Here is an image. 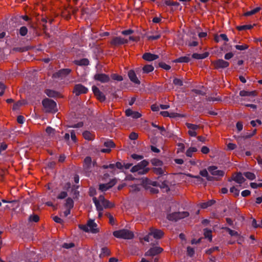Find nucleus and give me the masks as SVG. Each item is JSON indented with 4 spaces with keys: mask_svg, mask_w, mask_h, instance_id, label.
Returning a JSON list of instances; mask_svg holds the SVG:
<instances>
[{
    "mask_svg": "<svg viewBox=\"0 0 262 262\" xmlns=\"http://www.w3.org/2000/svg\"><path fill=\"white\" fill-rule=\"evenodd\" d=\"M148 165V162L146 160H143L137 165L133 166L130 171L132 172H138L140 174H144L146 173L149 169L146 168V166Z\"/></svg>",
    "mask_w": 262,
    "mask_h": 262,
    "instance_id": "f257e3e1",
    "label": "nucleus"
},
{
    "mask_svg": "<svg viewBox=\"0 0 262 262\" xmlns=\"http://www.w3.org/2000/svg\"><path fill=\"white\" fill-rule=\"evenodd\" d=\"M113 235L116 238L130 239L134 237V233L127 229H121L113 232Z\"/></svg>",
    "mask_w": 262,
    "mask_h": 262,
    "instance_id": "f03ea898",
    "label": "nucleus"
},
{
    "mask_svg": "<svg viewBox=\"0 0 262 262\" xmlns=\"http://www.w3.org/2000/svg\"><path fill=\"white\" fill-rule=\"evenodd\" d=\"M42 103L46 112H56V104L53 100L47 98L42 101Z\"/></svg>",
    "mask_w": 262,
    "mask_h": 262,
    "instance_id": "7ed1b4c3",
    "label": "nucleus"
},
{
    "mask_svg": "<svg viewBox=\"0 0 262 262\" xmlns=\"http://www.w3.org/2000/svg\"><path fill=\"white\" fill-rule=\"evenodd\" d=\"M79 228L83 231L93 233H97L99 231L97 225L92 220L89 221L86 225H79Z\"/></svg>",
    "mask_w": 262,
    "mask_h": 262,
    "instance_id": "20e7f679",
    "label": "nucleus"
},
{
    "mask_svg": "<svg viewBox=\"0 0 262 262\" xmlns=\"http://www.w3.org/2000/svg\"><path fill=\"white\" fill-rule=\"evenodd\" d=\"M188 215L189 213L186 211H183L181 212H173L172 213L168 214L167 216V218L169 221L176 222L178 220L183 219L185 217L188 216Z\"/></svg>",
    "mask_w": 262,
    "mask_h": 262,
    "instance_id": "39448f33",
    "label": "nucleus"
},
{
    "mask_svg": "<svg viewBox=\"0 0 262 262\" xmlns=\"http://www.w3.org/2000/svg\"><path fill=\"white\" fill-rule=\"evenodd\" d=\"M208 171L213 176L216 177V180H218L220 177H222L224 175V171L218 170L217 167L211 166L208 168Z\"/></svg>",
    "mask_w": 262,
    "mask_h": 262,
    "instance_id": "423d86ee",
    "label": "nucleus"
},
{
    "mask_svg": "<svg viewBox=\"0 0 262 262\" xmlns=\"http://www.w3.org/2000/svg\"><path fill=\"white\" fill-rule=\"evenodd\" d=\"M212 64L215 69H219L227 68L229 66V63L223 59H218L212 61Z\"/></svg>",
    "mask_w": 262,
    "mask_h": 262,
    "instance_id": "0eeeda50",
    "label": "nucleus"
},
{
    "mask_svg": "<svg viewBox=\"0 0 262 262\" xmlns=\"http://www.w3.org/2000/svg\"><path fill=\"white\" fill-rule=\"evenodd\" d=\"M163 251V249L160 247L156 246L150 248L145 253L146 256H154L161 253Z\"/></svg>",
    "mask_w": 262,
    "mask_h": 262,
    "instance_id": "6e6552de",
    "label": "nucleus"
},
{
    "mask_svg": "<svg viewBox=\"0 0 262 262\" xmlns=\"http://www.w3.org/2000/svg\"><path fill=\"white\" fill-rule=\"evenodd\" d=\"M231 180L235 181L236 183L238 184L239 186H241V185L246 180L242 173L238 172L233 174L231 180H229V181H231Z\"/></svg>",
    "mask_w": 262,
    "mask_h": 262,
    "instance_id": "1a4fd4ad",
    "label": "nucleus"
},
{
    "mask_svg": "<svg viewBox=\"0 0 262 262\" xmlns=\"http://www.w3.org/2000/svg\"><path fill=\"white\" fill-rule=\"evenodd\" d=\"M186 126L189 129L188 131V134L191 137H195L197 135L196 130L199 128V126L197 125L187 123Z\"/></svg>",
    "mask_w": 262,
    "mask_h": 262,
    "instance_id": "9d476101",
    "label": "nucleus"
},
{
    "mask_svg": "<svg viewBox=\"0 0 262 262\" xmlns=\"http://www.w3.org/2000/svg\"><path fill=\"white\" fill-rule=\"evenodd\" d=\"M88 91V90L86 88L81 84H78L75 85L73 93H75L76 95L78 96L81 94L86 93Z\"/></svg>",
    "mask_w": 262,
    "mask_h": 262,
    "instance_id": "9b49d317",
    "label": "nucleus"
},
{
    "mask_svg": "<svg viewBox=\"0 0 262 262\" xmlns=\"http://www.w3.org/2000/svg\"><path fill=\"white\" fill-rule=\"evenodd\" d=\"M94 78L95 80L99 81L102 83L107 82L110 80L108 75L103 73H97L94 75Z\"/></svg>",
    "mask_w": 262,
    "mask_h": 262,
    "instance_id": "f8f14e48",
    "label": "nucleus"
},
{
    "mask_svg": "<svg viewBox=\"0 0 262 262\" xmlns=\"http://www.w3.org/2000/svg\"><path fill=\"white\" fill-rule=\"evenodd\" d=\"M149 235H151L156 239H160L163 237L164 233L161 230L150 228L149 230Z\"/></svg>",
    "mask_w": 262,
    "mask_h": 262,
    "instance_id": "ddd939ff",
    "label": "nucleus"
},
{
    "mask_svg": "<svg viewBox=\"0 0 262 262\" xmlns=\"http://www.w3.org/2000/svg\"><path fill=\"white\" fill-rule=\"evenodd\" d=\"M71 70L69 69H63L58 71L53 74L55 78H63L70 73Z\"/></svg>",
    "mask_w": 262,
    "mask_h": 262,
    "instance_id": "4468645a",
    "label": "nucleus"
},
{
    "mask_svg": "<svg viewBox=\"0 0 262 262\" xmlns=\"http://www.w3.org/2000/svg\"><path fill=\"white\" fill-rule=\"evenodd\" d=\"M127 42L128 40L127 39L123 38L120 37H116L113 38L111 41V43L113 46H117L126 43Z\"/></svg>",
    "mask_w": 262,
    "mask_h": 262,
    "instance_id": "2eb2a0df",
    "label": "nucleus"
},
{
    "mask_svg": "<svg viewBox=\"0 0 262 262\" xmlns=\"http://www.w3.org/2000/svg\"><path fill=\"white\" fill-rule=\"evenodd\" d=\"M93 92L95 95V96L97 97V98L100 101H103L105 99V97L104 94L100 91L99 89L95 86H93L92 88Z\"/></svg>",
    "mask_w": 262,
    "mask_h": 262,
    "instance_id": "dca6fc26",
    "label": "nucleus"
},
{
    "mask_svg": "<svg viewBox=\"0 0 262 262\" xmlns=\"http://www.w3.org/2000/svg\"><path fill=\"white\" fill-rule=\"evenodd\" d=\"M117 181L116 179H113L109 183L106 184H102L99 185V189L102 191H106L109 188L114 186Z\"/></svg>",
    "mask_w": 262,
    "mask_h": 262,
    "instance_id": "f3484780",
    "label": "nucleus"
},
{
    "mask_svg": "<svg viewBox=\"0 0 262 262\" xmlns=\"http://www.w3.org/2000/svg\"><path fill=\"white\" fill-rule=\"evenodd\" d=\"M104 200L105 198L103 195H100L98 199H97L96 198H94L93 199V202L95 203L98 211L103 210V207L100 205V202H102Z\"/></svg>",
    "mask_w": 262,
    "mask_h": 262,
    "instance_id": "a211bd4d",
    "label": "nucleus"
},
{
    "mask_svg": "<svg viewBox=\"0 0 262 262\" xmlns=\"http://www.w3.org/2000/svg\"><path fill=\"white\" fill-rule=\"evenodd\" d=\"M125 114L128 117H132L134 119L140 118L142 115L138 112L133 111L130 109H127L125 111Z\"/></svg>",
    "mask_w": 262,
    "mask_h": 262,
    "instance_id": "6ab92c4d",
    "label": "nucleus"
},
{
    "mask_svg": "<svg viewBox=\"0 0 262 262\" xmlns=\"http://www.w3.org/2000/svg\"><path fill=\"white\" fill-rule=\"evenodd\" d=\"M128 76L130 81L134 83L137 84H139L140 83V80L137 78L136 74L133 70H129L128 72Z\"/></svg>",
    "mask_w": 262,
    "mask_h": 262,
    "instance_id": "aec40b11",
    "label": "nucleus"
},
{
    "mask_svg": "<svg viewBox=\"0 0 262 262\" xmlns=\"http://www.w3.org/2000/svg\"><path fill=\"white\" fill-rule=\"evenodd\" d=\"M143 58L148 61L155 60L159 58L158 55L150 53H145L143 55Z\"/></svg>",
    "mask_w": 262,
    "mask_h": 262,
    "instance_id": "412c9836",
    "label": "nucleus"
},
{
    "mask_svg": "<svg viewBox=\"0 0 262 262\" xmlns=\"http://www.w3.org/2000/svg\"><path fill=\"white\" fill-rule=\"evenodd\" d=\"M160 114L164 117H169L170 118H175V117H183V115H181L179 114L176 113H169L167 111H162L160 112Z\"/></svg>",
    "mask_w": 262,
    "mask_h": 262,
    "instance_id": "4be33fe9",
    "label": "nucleus"
},
{
    "mask_svg": "<svg viewBox=\"0 0 262 262\" xmlns=\"http://www.w3.org/2000/svg\"><path fill=\"white\" fill-rule=\"evenodd\" d=\"M256 95V93L255 91H251V92H248L246 91H241L239 92V95L241 96L244 97V96H255Z\"/></svg>",
    "mask_w": 262,
    "mask_h": 262,
    "instance_id": "5701e85b",
    "label": "nucleus"
},
{
    "mask_svg": "<svg viewBox=\"0 0 262 262\" xmlns=\"http://www.w3.org/2000/svg\"><path fill=\"white\" fill-rule=\"evenodd\" d=\"M74 206V201L71 198H68L66 200V203L64 204V207L66 208H73Z\"/></svg>",
    "mask_w": 262,
    "mask_h": 262,
    "instance_id": "b1692460",
    "label": "nucleus"
},
{
    "mask_svg": "<svg viewBox=\"0 0 262 262\" xmlns=\"http://www.w3.org/2000/svg\"><path fill=\"white\" fill-rule=\"evenodd\" d=\"M200 174L202 177H205L208 181L213 180V178L209 176L208 171L206 169H203L200 172Z\"/></svg>",
    "mask_w": 262,
    "mask_h": 262,
    "instance_id": "393cba45",
    "label": "nucleus"
},
{
    "mask_svg": "<svg viewBox=\"0 0 262 262\" xmlns=\"http://www.w3.org/2000/svg\"><path fill=\"white\" fill-rule=\"evenodd\" d=\"M261 10L260 7H256L254 9L245 12L244 14L245 16H249L256 14Z\"/></svg>",
    "mask_w": 262,
    "mask_h": 262,
    "instance_id": "a878e982",
    "label": "nucleus"
},
{
    "mask_svg": "<svg viewBox=\"0 0 262 262\" xmlns=\"http://www.w3.org/2000/svg\"><path fill=\"white\" fill-rule=\"evenodd\" d=\"M209 54L208 53H204L203 54H198V53H194L192 54V57L193 58L200 59H204L208 56Z\"/></svg>",
    "mask_w": 262,
    "mask_h": 262,
    "instance_id": "bb28decb",
    "label": "nucleus"
},
{
    "mask_svg": "<svg viewBox=\"0 0 262 262\" xmlns=\"http://www.w3.org/2000/svg\"><path fill=\"white\" fill-rule=\"evenodd\" d=\"M84 138L88 140H92L94 139V135L89 131H85L83 133Z\"/></svg>",
    "mask_w": 262,
    "mask_h": 262,
    "instance_id": "cd10ccee",
    "label": "nucleus"
},
{
    "mask_svg": "<svg viewBox=\"0 0 262 262\" xmlns=\"http://www.w3.org/2000/svg\"><path fill=\"white\" fill-rule=\"evenodd\" d=\"M197 151L198 149L196 147H190L186 150V155L188 157H191L193 154Z\"/></svg>",
    "mask_w": 262,
    "mask_h": 262,
    "instance_id": "c85d7f7f",
    "label": "nucleus"
},
{
    "mask_svg": "<svg viewBox=\"0 0 262 262\" xmlns=\"http://www.w3.org/2000/svg\"><path fill=\"white\" fill-rule=\"evenodd\" d=\"M92 164V159L90 157H86L84 160L83 166L85 169H89Z\"/></svg>",
    "mask_w": 262,
    "mask_h": 262,
    "instance_id": "c756f323",
    "label": "nucleus"
},
{
    "mask_svg": "<svg viewBox=\"0 0 262 262\" xmlns=\"http://www.w3.org/2000/svg\"><path fill=\"white\" fill-rule=\"evenodd\" d=\"M100 205H101V206L103 207V209L112 208L114 206V204L106 199H105L102 202H100Z\"/></svg>",
    "mask_w": 262,
    "mask_h": 262,
    "instance_id": "7c9ffc66",
    "label": "nucleus"
},
{
    "mask_svg": "<svg viewBox=\"0 0 262 262\" xmlns=\"http://www.w3.org/2000/svg\"><path fill=\"white\" fill-rule=\"evenodd\" d=\"M46 132L47 134V135L50 137H53L55 134V129L50 126L47 127L46 129Z\"/></svg>",
    "mask_w": 262,
    "mask_h": 262,
    "instance_id": "2f4dec72",
    "label": "nucleus"
},
{
    "mask_svg": "<svg viewBox=\"0 0 262 262\" xmlns=\"http://www.w3.org/2000/svg\"><path fill=\"white\" fill-rule=\"evenodd\" d=\"M154 68L152 66L150 65V64H147V65H145L143 68V71L145 73H148L149 72H152L154 70Z\"/></svg>",
    "mask_w": 262,
    "mask_h": 262,
    "instance_id": "473e14b6",
    "label": "nucleus"
},
{
    "mask_svg": "<svg viewBox=\"0 0 262 262\" xmlns=\"http://www.w3.org/2000/svg\"><path fill=\"white\" fill-rule=\"evenodd\" d=\"M244 176H245L248 179L250 180H253L256 178L254 173L251 172H245L244 173Z\"/></svg>",
    "mask_w": 262,
    "mask_h": 262,
    "instance_id": "72a5a7b5",
    "label": "nucleus"
},
{
    "mask_svg": "<svg viewBox=\"0 0 262 262\" xmlns=\"http://www.w3.org/2000/svg\"><path fill=\"white\" fill-rule=\"evenodd\" d=\"M75 63L79 66H87L89 63V61L87 59H82L80 60H77Z\"/></svg>",
    "mask_w": 262,
    "mask_h": 262,
    "instance_id": "f704fd0d",
    "label": "nucleus"
},
{
    "mask_svg": "<svg viewBox=\"0 0 262 262\" xmlns=\"http://www.w3.org/2000/svg\"><path fill=\"white\" fill-rule=\"evenodd\" d=\"M190 58L188 56H183L177 58L175 61L177 62H188Z\"/></svg>",
    "mask_w": 262,
    "mask_h": 262,
    "instance_id": "c9c22d12",
    "label": "nucleus"
},
{
    "mask_svg": "<svg viewBox=\"0 0 262 262\" xmlns=\"http://www.w3.org/2000/svg\"><path fill=\"white\" fill-rule=\"evenodd\" d=\"M204 235L206 238H208L210 241L212 239V232L207 229H204Z\"/></svg>",
    "mask_w": 262,
    "mask_h": 262,
    "instance_id": "e433bc0d",
    "label": "nucleus"
},
{
    "mask_svg": "<svg viewBox=\"0 0 262 262\" xmlns=\"http://www.w3.org/2000/svg\"><path fill=\"white\" fill-rule=\"evenodd\" d=\"M110 254V250L106 248V247H103L101 249V253L100 254V256L101 257V256H107V255H109Z\"/></svg>",
    "mask_w": 262,
    "mask_h": 262,
    "instance_id": "4c0bfd02",
    "label": "nucleus"
},
{
    "mask_svg": "<svg viewBox=\"0 0 262 262\" xmlns=\"http://www.w3.org/2000/svg\"><path fill=\"white\" fill-rule=\"evenodd\" d=\"M151 125L153 127L158 128L160 130V133L162 135H165V133L166 131L163 126H160L156 124L155 123H152Z\"/></svg>",
    "mask_w": 262,
    "mask_h": 262,
    "instance_id": "58836bf2",
    "label": "nucleus"
},
{
    "mask_svg": "<svg viewBox=\"0 0 262 262\" xmlns=\"http://www.w3.org/2000/svg\"><path fill=\"white\" fill-rule=\"evenodd\" d=\"M46 94L50 97H54L57 96V93L53 90H46Z\"/></svg>",
    "mask_w": 262,
    "mask_h": 262,
    "instance_id": "ea45409f",
    "label": "nucleus"
},
{
    "mask_svg": "<svg viewBox=\"0 0 262 262\" xmlns=\"http://www.w3.org/2000/svg\"><path fill=\"white\" fill-rule=\"evenodd\" d=\"M230 191L231 193H233L235 196H237L239 195V190L235 186H233L230 188Z\"/></svg>",
    "mask_w": 262,
    "mask_h": 262,
    "instance_id": "a19ab883",
    "label": "nucleus"
},
{
    "mask_svg": "<svg viewBox=\"0 0 262 262\" xmlns=\"http://www.w3.org/2000/svg\"><path fill=\"white\" fill-rule=\"evenodd\" d=\"M111 77L113 79L115 80H117V81H121L122 80H123V77L120 76V75H117L116 74H113L111 75Z\"/></svg>",
    "mask_w": 262,
    "mask_h": 262,
    "instance_id": "79ce46f5",
    "label": "nucleus"
},
{
    "mask_svg": "<svg viewBox=\"0 0 262 262\" xmlns=\"http://www.w3.org/2000/svg\"><path fill=\"white\" fill-rule=\"evenodd\" d=\"M28 29L26 27H21L19 29V34L21 36H25L27 34Z\"/></svg>",
    "mask_w": 262,
    "mask_h": 262,
    "instance_id": "37998d69",
    "label": "nucleus"
},
{
    "mask_svg": "<svg viewBox=\"0 0 262 262\" xmlns=\"http://www.w3.org/2000/svg\"><path fill=\"white\" fill-rule=\"evenodd\" d=\"M235 47L237 50L242 51L248 49V46L246 44H244L242 45H236Z\"/></svg>",
    "mask_w": 262,
    "mask_h": 262,
    "instance_id": "c03bdc74",
    "label": "nucleus"
},
{
    "mask_svg": "<svg viewBox=\"0 0 262 262\" xmlns=\"http://www.w3.org/2000/svg\"><path fill=\"white\" fill-rule=\"evenodd\" d=\"M104 145L106 147L109 148L110 149L112 147H114L115 146V144L113 143V142H112L111 140L104 142Z\"/></svg>",
    "mask_w": 262,
    "mask_h": 262,
    "instance_id": "a18cd8bd",
    "label": "nucleus"
},
{
    "mask_svg": "<svg viewBox=\"0 0 262 262\" xmlns=\"http://www.w3.org/2000/svg\"><path fill=\"white\" fill-rule=\"evenodd\" d=\"M77 188H78V187H75V186H74L72 189H71V191L73 193V198H77V196L79 194V192L78 191H77Z\"/></svg>",
    "mask_w": 262,
    "mask_h": 262,
    "instance_id": "49530a36",
    "label": "nucleus"
},
{
    "mask_svg": "<svg viewBox=\"0 0 262 262\" xmlns=\"http://www.w3.org/2000/svg\"><path fill=\"white\" fill-rule=\"evenodd\" d=\"M39 220V217L37 215L34 214L33 215H31L29 217V221L31 222H37Z\"/></svg>",
    "mask_w": 262,
    "mask_h": 262,
    "instance_id": "de8ad7c7",
    "label": "nucleus"
},
{
    "mask_svg": "<svg viewBox=\"0 0 262 262\" xmlns=\"http://www.w3.org/2000/svg\"><path fill=\"white\" fill-rule=\"evenodd\" d=\"M226 230L228 231L229 234L232 236H238V234L237 232L235 230H231L228 228H226Z\"/></svg>",
    "mask_w": 262,
    "mask_h": 262,
    "instance_id": "09e8293b",
    "label": "nucleus"
},
{
    "mask_svg": "<svg viewBox=\"0 0 262 262\" xmlns=\"http://www.w3.org/2000/svg\"><path fill=\"white\" fill-rule=\"evenodd\" d=\"M153 171L157 174L161 175L164 173V170L162 168H154Z\"/></svg>",
    "mask_w": 262,
    "mask_h": 262,
    "instance_id": "8fccbe9b",
    "label": "nucleus"
},
{
    "mask_svg": "<svg viewBox=\"0 0 262 262\" xmlns=\"http://www.w3.org/2000/svg\"><path fill=\"white\" fill-rule=\"evenodd\" d=\"M251 25H243L241 26H239L237 27V29L239 31L244 30H247V29H250L252 28Z\"/></svg>",
    "mask_w": 262,
    "mask_h": 262,
    "instance_id": "3c124183",
    "label": "nucleus"
},
{
    "mask_svg": "<svg viewBox=\"0 0 262 262\" xmlns=\"http://www.w3.org/2000/svg\"><path fill=\"white\" fill-rule=\"evenodd\" d=\"M173 83L176 85L178 86H182L183 85V82L182 81L178 78H174L173 80Z\"/></svg>",
    "mask_w": 262,
    "mask_h": 262,
    "instance_id": "603ef678",
    "label": "nucleus"
},
{
    "mask_svg": "<svg viewBox=\"0 0 262 262\" xmlns=\"http://www.w3.org/2000/svg\"><path fill=\"white\" fill-rule=\"evenodd\" d=\"M68 195L67 192L65 191L61 192L57 196V199H63L67 197Z\"/></svg>",
    "mask_w": 262,
    "mask_h": 262,
    "instance_id": "864d4df0",
    "label": "nucleus"
},
{
    "mask_svg": "<svg viewBox=\"0 0 262 262\" xmlns=\"http://www.w3.org/2000/svg\"><path fill=\"white\" fill-rule=\"evenodd\" d=\"M152 164L155 166H161L162 165V162L158 159H154L152 160Z\"/></svg>",
    "mask_w": 262,
    "mask_h": 262,
    "instance_id": "5fc2aeb1",
    "label": "nucleus"
},
{
    "mask_svg": "<svg viewBox=\"0 0 262 262\" xmlns=\"http://www.w3.org/2000/svg\"><path fill=\"white\" fill-rule=\"evenodd\" d=\"M178 152H183L185 149V146L183 143H179L178 144Z\"/></svg>",
    "mask_w": 262,
    "mask_h": 262,
    "instance_id": "6e6d98bb",
    "label": "nucleus"
},
{
    "mask_svg": "<svg viewBox=\"0 0 262 262\" xmlns=\"http://www.w3.org/2000/svg\"><path fill=\"white\" fill-rule=\"evenodd\" d=\"M70 134H71V140L72 141L73 143H76V136L75 132L74 130H72Z\"/></svg>",
    "mask_w": 262,
    "mask_h": 262,
    "instance_id": "4d7b16f0",
    "label": "nucleus"
},
{
    "mask_svg": "<svg viewBox=\"0 0 262 262\" xmlns=\"http://www.w3.org/2000/svg\"><path fill=\"white\" fill-rule=\"evenodd\" d=\"M160 187L163 189H165L166 191L169 190V189L167 186V182L166 181L162 182L160 185Z\"/></svg>",
    "mask_w": 262,
    "mask_h": 262,
    "instance_id": "13d9d810",
    "label": "nucleus"
},
{
    "mask_svg": "<svg viewBox=\"0 0 262 262\" xmlns=\"http://www.w3.org/2000/svg\"><path fill=\"white\" fill-rule=\"evenodd\" d=\"M139 190L140 188L138 185H134L130 186V191H138Z\"/></svg>",
    "mask_w": 262,
    "mask_h": 262,
    "instance_id": "bf43d9fd",
    "label": "nucleus"
},
{
    "mask_svg": "<svg viewBox=\"0 0 262 262\" xmlns=\"http://www.w3.org/2000/svg\"><path fill=\"white\" fill-rule=\"evenodd\" d=\"M213 204L212 201L208 202L207 203H204L201 204V206L203 208H206L208 206H211Z\"/></svg>",
    "mask_w": 262,
    "mask_h": 262,
    "instance_id": "052dcab7",
    "label": "nucleus"
},
{
    "mask_svg": "<svg viewBox=\"0 0 262 262\" xmlns=\"http://www.w3.org/2000/svg\"><path fill=\"white\" fill-rule=\"evenodd\" d=\"M201 152L204 154H208L209 151H210V149L209 148L206 146H203L202 148H201Z\"/></svg>",
    "mask_w": 262,
    "mask_h": 262,
    "instance_id": "680f3d73",
    "label": "nucleus"
},
{
    "mask_svg": "<svg viewBox=\"0 0 262 262\" xmlns=\"http://www.w3.org/2000/svg\"><path fill=\"white\" fill-rule=\"evenodd\" d=\"M187 252L188 255H189L190 256H192L194 253V249L192 248H191L190 247H188L187 248Z\"/></svg>",
    "mask_w": 262,
    "mask_h": 262,
    "instance_id": "e2e57ef3",
    "label": "nucleus"
},
{
    "mask_svg": "<svg viewBox=\"0 0 262 262\" xmlns=\"http://www.w3.org/2000/svg\"><path fill=\"white\" fill-rule=\"evenodd\" d=\"M160 37V35L158 34L156 35H150L147 36L148 40H156L158 39Z\"/></svg>",
    "mask_w": 262,
    "mask_h": 262,
    "instance_id": "0e129e2a",
    "label": "nucleus"
},
{
    "mask_svg": "<svg viewBox=\"0 0 262 262\" xmlns=\"http://www.w3.org/2000/svg\"><path fill=\"white\" fill-rule=\"evenodd\" d=\"M138 135L134 132L132 133L129 136L130 139L131 140H136L138 138Z\"/></svg>",
    "mask_w": 262,
    "mask_h": 262,
    "instance_id": "69168bd1",
    "label": "nucleus"
},
{
    "mask_svg": "<svg viewBox=\"0 0 262 262\" xmlns=\"http://www.w3.org/2000/svg\"><path fill=\"white\" fill-rule=\"evenodd\" d=\"M132 157L134 159H135V160H141V159H142L143 158V157L142 156L138 155L135 154L132 155Z\"/></svg>",
    "mask_w": 262,
    "mask_h": 262,
    "instance_id": "338daca9",
    "label": "nucleus"
},
{
    "mask_svg": "<svg viewBox=\"0 0 262 262\" xmlns=\"http://www.w3.org/2000/svg\"><path fill=\"white\" fill-rule=\"evenodd\" d=\"M250 193L251 192L249 190H245L242 192L241 194L243 197H246L249 195Z\"/></svg>",
    "mask_w": 262,
    "mask_h": 262,
    "instance_id": "774afa93",
    "label": "nucleus"
}]
</instances>
